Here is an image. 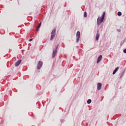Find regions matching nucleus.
Listing matches in <instances>:
<instances>
[{"label": "nucleus", "instance_id": "obj_1", "mask_svg": "<svg viewBox=\"0 0 126 126\" xmlns=\"http://www.w3.org/2000/svg\"><path fill=\"white\" fill-rule=\"evenodd\" d=\"M55 36H56V29L53 30L51 32V36L50 38L51 41H52V40H54V38H55Z\"/></svg>", "mask_w": 126, "mask_h": 126}, {"label": "nucleus", "instance_id": "obj_2", "mask_svg": "<svg viewBox=\"0 0 126 126\" xmlns=\"http://www.w3.org/2000/svg\"><path fill=\"white\" fill-rule=\"evenodd\" d=\"M59 46H57L55 49H54L53 52V54H52V58L54 59V58H55V57H56V55H57V52H58V48Z\"/></svg>", "mask_w": 126, "mask_h": 126}, {"label": "nucleus", "instance_id": "obj_3", "mask_svg": "<svg viewBox=\"0 0 126 126\" xmlns=\"http://www.w3.org/2000/svg\"><path fill=\"white\" fill-rule=\"evenodd\" d=\"M76 43H78L79 41V38H80V32H77L76 33Z\"/></svg>", "mask_w": 126, "mask_h": 126}, {"label": "nucleus", "instance_id": "obj_4", "mask_svg": "<svg viewBox=\"0 0 126 126\" xmlns=\"http://www.w3.org/2000/svg\"><path fill=\"white\" fill-rule=\"evenodd\" d=\"M103 21H104V20H102V18H101V19H100L99 17H98L97 20V26H99V25H100V24H101V23H102V22H103Z\"/></svg>", "mask_w": 126, "mask_h": 126}, {"label": "nucleus", "instance_id": "obj_5", "mask_svg": "<svg viewBox=\"0 0 126 126\" xmlns=\"http://www.w3.org/2000/svg\"><path fill=\"white\" fill-rule=\"evenodd\" d=\"M42 65H43V62L39 61L37 64V69H40L42 67Z\"/></svg>", "mask_w": 126, "mask_h": 126}, {"label": "nucleus", "instance_id": "obj_6", "mask_svg": "<svg viewBox=\"0 0 126 126\" xmlns=\"http://www.w3.org/2000/svg\"><path fill=\"white\" fill-rule=\"evenodd\" d=\"M101 88H102V83H98L97 84V89L98 91L101 90Z\"/></svg>", "mask_w": 126, "mask_h": 126}, {"label": "nucleus", "instance_id": "obj_7", "mask_svg": "<svg viewBox=\"0 0 126 126\" xmlns=\"http://www.w3.org/2000/svg\"><path fill=\"white\" fill-rule=\"evenodd\" d=\"M99 37H100V34H99V31H97L96 35L95 37L96 40H99Z\"/></svg>", "mask_w": 126, "mask_h": 126}, {"label": "nucleus", "instance_id": "obj_8", "mask_svg": "<svg viewBox=\"0 0 126 126\" xmlns=\"http://www.w3.org/2000/svg\"><path fill=\"white\" fill-rule=\"evenodd\" d=\"M102 60V55H100L97 59L96 63H100V61Z\"/></svg>", "mask_w": 126, "mask_h": 126}, {"label": "nucleus", "instance_id": "obj_9", "mask_svg": "<svg viewBox=\"0 0 126 126\" xmlns=\"http://www.w3.org/2000/svg\"><path fill=\"white\" fill-rule=\"evenodd\" d=\"M21 63V60H18L16 63H15V66H18L19 64Z\"/></svg>", "mask_w": 126, "mask_h": 126}, {"label": "nucleus", "instance_id": "obj_10", "mask_svg": "<svg viewBox=\"0 0 126 126\" xmlns=\"http://www.w3.org/2000/svg\"><path fill=\"white\" fill-rule=\"evenodd\" d=\"M118 69H119V67H117L115 68V69L113 71V74H115L116 72L118 71Z\"/></svg>", "mask_w": 126, "mask_h": 126}, {"label": "nucleus", "instance_id": "obj_11", "mask_svg": "<svg viewBox=\"0 0 126 126\" xmlns=\"http://www.w3.org/2000/svg\"><path fill=\"white\" fill-rule=\"evenodd\" d=\"M105 12H103V14H102V20H104V18H105Z\"/></svg>", "mask_w": 126, "mask_h": 126}, {"label": "nucleus", "instance_id": "obj_12", "mask_svg": "<svg viewBox=\"0 0 126 126\" xmlns=\"http://www.w3.org/2000/svg\"><path fill=\"white\" fill-rule=\"evenodd\" d=\"M41 23L40 22L39 23V25L38 27V28L36 29V31H39V28H40V27H41Z\"/></svg>", "mask_w": 126, "mask_h": 126}, {"label": "nucleus", "instance_id": "obj_13", "mask_svg": "<svg viewBox=\"0 0 126 126\" xmlns=\"http://www.w3.org/2000/svg\"><path fill=\"white\" fill-rule=\"evenodd\" d=\"M91 102H92V100H91V99H88V100H87V103H88V104H90V103H91Z\"/></svg>", "mask_w": 126, "mask_h": 126}, {"label": "nucleus", "instance_id": "obj_14", "mask_svg": "<svg viewBox=\"0 0 126 126\" xmlns=\"http://www.w3.org/2000/svg\"><path fill=\"white\" fill-rule=\"evenodd\" d=\"M117 15H118V16H121V15H122V12H118L117 13Z\"/></svg>", "mask_w": 126, "mask_h": 126}, {"label": "nucleus", "instance_id": "obj_15", "mask_svg": "<svg viewBox=\"0 0 126 126\" xmlns=\"http://www.w3.org/2000/svg\"><path fill=\"white\" fill-rule=\"evenodd\" d=\"M84 17H87V13H86V12H84Z\"/></svg>", "mask_w": 126, "mask_h": 126}, {"label": "nucleus", "instance_id": "obj_16", "mask_svg": "<svg viewBox=\"0 0 126 126\" xmlns=\"http://www.w3.org/2000/svg\"><path fill=\"white\" fill-rule=\"evenodd\" d=\"M124 53L126 54V49L124 50Z\"/></svg>", "mask_w": 126, "mask_h": 126}, {"label": "nucleus", "instance_id": "obj_17", "mask_svg": "<svg viewBox=\"0 0 126 126\" xmlns=\"http://www.w3.org/2000/svg\"><path fill=\"white\" fill-rule=\"evenodd\" d=\"M32 40H33V39H32V38L30 39L29 40L30 42L32 41Z\"/></svg>", "mask_w": 126, "mask_h": 126}]
</instances>
